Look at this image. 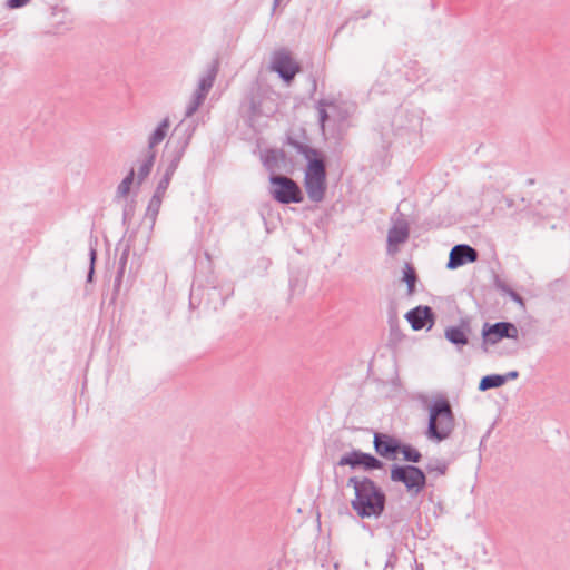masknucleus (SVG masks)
Instances as JSON below:
<instances>
[{
	"instance_id": "obj_22",
	"label": "nucleus",
	"mask_w": 570,
	"mask_h": 570,
	"mask_svg": "<svg viewBox=\"0 0 570 570\" xmlns=\"http://www.w3.org/2000/svg\"><path fill=\"white\" fill-rule=\"evenodd\" d=\"M161 203L163 198L158 197V195H153L148 203L145 217L150 220L151 225H154L156 222Z\"/></svg>"
},
{
	"instance_id": "obj_13",
	"label": "nucleus",
	"mask_w": 570,
	"mask_h": 570,
	"mask_svg": "<svg viewBox=\"0 0 570 570\" xmlns=\"http://www.w3.org/2000/svg\"><path fill=\"white\" fill-rule=\"evenodd\" d=\"M405 318L414 331H420L425 326L430 330L434 325V313L430 306H416L405 314Z\"/></svg>"
},
{
	"instance_id": "obj_37",
	"label": "nucleus",
	"mask_w": 570,
	"mask_h": 570,
	"mask_svg": "<svg viewBox=\"0 0 570 570\" xmlns=\"http://www.w3.org/2000/svg\"><path fill=\"white\" fill-rule=\"evenodd\" d=\"M275 153L277 154V155H275V156H276V158H277L278 163H281V161H285V159H286V154H285V151H284L283 149H275Z\"/></svg>"
},
{
	"instance_id": "obj_42",
	"label": "nucleus",
	"mask_w": 570,
	"mask_h": 570,
	"mask_svg": "<svg viewBox=\"0 0 570 570\" xmlns=\"http://www.w3.org/2000/svg\"><path fill=\"white\" fill-rule=\"evenodd\" d=\"M281 1H282V0H274V2H273V9H272V10H273V12H274V11H275V9L279 6Z\"/></svg>"
},
{
	"instance_id": "obj_7",
	"label": "nucleus",
	"mask_w": 570,
	"mask_h": 570,
	"mask_svg": "<svg viewBox=\"0 0 570 570\" xmlns=\"http://www.w3.org/2000/svg\"><path fill=\"white\" fill-rule=\"evenodd\" d=\"M269 194L279 204H291L303 202V193L298 184L284 175L269 176Z\"/></svg>"
},
{
	"instance_id": "obj_41",
	"label": "nucleus",
	"mask_w": 570,
	"mask_h": 570,
	"mask_svg": "<svg viewBox=\"0 0 570 570\" xmlns=\"http://www.w3.org/2000/svg\"><path fill=\"white\" fill-rule=\"evenodd\" d=\"M281 1H282V0H274V2H273V9H272V10H273V12H274V11H275V9L279 6Z\"/></svg>"
},
{
	"instance_id": "obj_5",
	"label": "nucleus",
	"mask_w": 570,
	"mask_h": 570,
	"mask_svg": "<svg viewBox=\"0 0 570 570\" xmlns=\"http://www.w3.org/2000/svg\"><path fill=\"white\" fill-rule=\"evenodd\" d=\"M390 478L393 482L404 484L406 491L413 497L420 494L426 485L424 471L413 464H393Z\"/></svg>"
},
{
	"instance_id": "obj_1",
	"label": "nucleus",
	"mask_w": 570,
	"mask_h": 570,
	"mask_svg": "<svg viewBox=\"0 0 570 570\" xmlns=\"http://www.w3.org/2000/svg\"><path fill=\"white\" fill-rule=\"evenodd\" d=\"M346 485L354 490L351 507L360 518L382 515L385 510L386 494L370 476L353 475L348 478Z\"/></svg>"
},
{
	"instance_id": "obj_43",
	"label": "nucleus",
	"mask_w": 570,
	"mask_h": 570,
	"mask_svg": "<svg viewBox=\"0 0 570 570\" xmlns=\"http://www.w3.org/2000/svg\"><path fill=\"white\" fill-rule=\"evenodd\" d=\"M252 109H253V114H255L256 112V105H255L254 101H252Z\"/></svg>"
},
{
	"instance_id": "obj_38",
	"label": "nucleus",
	"mask_w": 570,
	"mask_h": 570,
	"mask_svg": "<svg viewBox=\"0 0 570 570\" xmlns=\"http://www.w3.org/2000/svg\"><path fill=\"white\" fill-rule=\"evenodd\" d=\"M125 271L118 269L116 278H115V286L118 287L122 281Z\"/></svg>"
},
{
	"instance_id": "obj_25",
	"label": "nucleus",
	"mask_w": 570,
	"mask_h": 570,
	"mask_svg": "<svg viewBox=\"0 0 570 570\" xmlns=\"http://www.w3.org/2000/svg\"><path fill=\"white\" fill-rule=\"evenodd\" d=\"M275 155H277L275 149H267L262 156L263 165L272 173L279 168V163Z\"/></svg>"
},
{
	"instance_id": "obj_12",
	"label": "nucleus",
	"mask_w": 570,
	"mask_h": 570,
	"mask_svg": "<svg viewBox=\"0 0 570 570\" xmlns=\"http://www.w3.org/2000/svg\"><path fill=\"white\" fill-rule=\"evenodd\" d=\"M479 254L475 248L466 244H459L452 247L446 267L455 269L466 263H474L478 261Z\"/></svg>"
},
{
	"instance_id": "obj_30",
	"label": "nucleus",
	"mask_w": 570,
	"mask_h": 570,
	"mask_svg": "<svg viewBox=\"0 0 570 570\" xmlns=\"http://www.w3.org/2000/svg\"><path fill=\"white\" fill-rule=\"evenodd\" d=\"M37 1L41 6L47 7L51 11V14H56V12L59 9V4L61 2V0H37Z\"/></svg>"
},
{
	"instance_id": "obj_26",
	"label": "nucleus",
	"mask_w": 570,
	"mask_h": 570,
	"mask_svg": "<svg viewBox=\"0 0 570 570\" xmlns=\"http://www.w3.org/2000/svg\"><path fill=\"white\" fill-rule=\"evenodd\" d=\"M403 281L407 285V292L409 294H412L414 292L415 283L417 281L416 273L414 268L410 264H405L404 271H403Z\"/></svg>"
},
{
	"instance_id": "obj_4",
	"label": "nucleus",
	"mask_w": 570,
	"mask_h": 570,
	"mask_svg": "<svg viewBox=\"0 0 570 570\" xmlns=\"http://www.w3.org/2000/svg\"><path fill=\"white\" fill-rule=\"evenodd\" d=\"M191 135L193 131L189 127L185 126L183 121L174 128V131L166 144L167 166L164 174L170 177L174 176L190 142Z\"/></svg>"
},
{
	"instance_id": "obj_18",
	"label": "nucleus",
	"mask_w": 570,
	"mask_h": 570,
	"mask_svg": "<svg viewBox=\"0 0 570 570\" xmlns=\"http://www.w3.org/2000/svg\"><path fill=\"white\" fill-rule=\"evenodd\" d=\"M170 127V121L168 118H164L157 128L150 134L148 138V148L147 151H155V147L159 145L167 136Z\"/></svg>"
},
{
	"instance_id": "obj_32",
	"label": "nucleus",
	"mask_w": 570,
	"mask_h": 570,
	"mask_svg": "<svg viewBox=\"0 0 570 570\" xmlns=\"http://www.w3.org/2000/svg\"><path fill=\"white\" fill-rule=\"evenodd\" d=\"M494 286L498 291H500L503 294H507L511 288L505 284L504 281L499 278L498 276L494 279Z\"/></svg>"
},
{
	"instance_id": "obj_3",
	"label": "nucleus",
	"mask_w": 570,
	"mask_h": 570,
	"mask_svg": "<svg viewBox=\"0 0 570 570\" xmlns=\"http://www.w3.org/2000/svg\"><path fill=\"white\" fill-rule=\"evenodd\" d=\"M562 199V191L554 190L547 193L542 198L529 205L524 217L532 220L534 224L541 220L560 217L566 213L564 205L560 203Z\"/></svg>"
},
{
	"instance_id": "obj_23",
	"label": "nucleus",
	"mask_w": 570,
	"mask_h": 570,
	"mask_svg": "<svg viewBox=\"0 0 570 570\" xmlns=\"http://www.w3.org/2000/svg\"><path fill=\"white\" fill-rule=\"evenodd\" d=\"M135 179V171L131 169L127 176L120 181V184L117 187L116 197L117 198H125L130 191V187Z\"/></svg>"
},
{
	"instance_id": "obj_39",
	"label": "nucleus",
	"mask_w": 570,
	"mask_h": 570,
	"mask_svg": "<svg viewBox=\"0 0 570 570\" xmlns=\"http://www.w3.org/2000/svg\"><path fill=\"white\" fill-rule=\"evenodd\" d=\"M395 559H396V557L394 554H391L390 559L386 562V566H390V564L392 566L393 564V560H395Z\"/></svg>"
},
{
	"instance_id": "obj_20",
	"label": "nucleus",
	"mask_w": 570,
	"mask_h": 570,
	"mask_svg": "<svg viewBox=\"0 0 570 570\" xmlns=\"http://www.w3.org/2000/svg\"><path fill=\"white\" fill-rule=\"evenodd\" d=\"M425 469L428 473L435 476L445 475L449 470V462L444 459L433 458L429 460Z\"/></svg>"
},
{
	"instance_id": "obj_10",
	"label": "nucleus",
	"mask_w": 570,
	"mask_h": 570,
	"mask_svg": "<svg viewBox=\"0 0 570 570\" xmlns=\"http://www.w3.org/2000/svg\"><path fill=\"white\" fill-rule=\"evenodd\" d=\"M271 68L286 82L292 81L296 73L301 71L299 65L286 49H279L273 53Z\"/></svg>"
},
{
	"instance_id": "obj_9",
	"label": "nucleus",
	"mask_w": 570,
	"mask_h": 570,
	"mask_svg": "<svg viewBox=\"0 0 570 570\" xmlns=\"http://www.w3.org/2000/svg\"><path fill=\"white\" fill-rule=\"evenodd\" d=\"M481 335L483 345H494L502 338L517 340L519 330L513 323L510 322H497L494 324L484 323Z\"/></svg>"
},
{
	"instance_id": "obj_8",
	"label": "nucleus",
	"mask_w": 570,
	"mask_h": 570,
	"mask_svg": "<svg viewBox=\"0 0 570 570\" xmlns=\"http://www.w3.org/2000/svg\"><path fill=\"white\" fill-rule=\"evenodd\" d=\"M336 465L350 466L352 470L362 468L364 471L381 470L384 468V463L373 454L355 449L343 454Z\"/></svg>"
},
{
	"instance_id": "obj_24",
	"label": "nucleus",
	"mask_w": 570,
	"mask_h": 570,
	"mask_svg": "<svg viewBox=\"0 0 570 570\" xmlns=\"http://www.w3.org/2000/svg\"><path fill=\"white\" fill-rule=\"evenodd\" d=\"M400 453L403 454V459L411 463H419L422 459V454L410 444H402L400 446Z\"/></svg>"
},
{
	"instance_id": "obj_34",
	"label": "nucleus",
	"mask_w": 570,
	"mask_h": 570,
	"mask_svg": "<svg viewBox=\"0 0 570 570\" xmlns=\"http://www.w3.org/2000/svg\"><path fill=\"white\" fill-rule=\"evenodd\" d=\"M507 295H509L519 305L524 306L523 298L517 292H514L512 288L507 293Z\"/></svg>"
},
{
	"instance_id": "obj_16",
	"label": "nucleus",
	"mask_w": 570,
	"mask_h": 570,
	"mask_svg": "<svg viewBox=\"0 0 570 570\" xmlns=\"http://www.w3.org/2000/svg\"><path fill=\"white\" fill-rule=\"evenodd\" d=\"M471 332L468 320H461L458 326H449L444 331L445 338L456 346H465L469 343L468 334Z\"/></svg>"
},
{
	"instance_id": "obj_14",
	"label": "nucleus",
	"mask_w": 570,
	"mask_h": 570,
	"mask_svg": "<svg viewBox=\"0 0 570 570\" xmlns=\"http://www.w3.org/2000/svg\"><path fill=\"white\" fill-rule=\"evenodd\" d=\"M304 187L309 200L321 203L327 188L326 175L304 177Z\"/></svg>"
},
{
	"instance_id": "obj_27",
	"label": "nucleus",
	"mask_w": 570,
	"mask_h": 570,
	"mask_svg": "<svg viewBox=\"0 0 570 570\" xmlns=\"http://www.w3.org/2000/svg\"><path fill=\"white\" fill-rule=\"evenodd\" d=\"M205 99L193 95L191 100L188 102L185 111L186 117H191L200 107V105L204 102Z\"/></svg>"
},
{
	"instance_id": "obj_36",
	"label": "nucleus",
	"mask_w": 570,
	"mask_h": 570,
	"mask_svg": "<svg viewBox=\"0 0 570 570\" xmlns=\"http://www.w3.org/2000/svg\"><path fill=\"white\" fill-rule=\"evenodd\" d=\"M502 200H503L507 209H512L515 205L514 199H512L511 197L502 196Z\"/></svg>"
},
{
	"instance_id": "obj_19",
	"label": "nucleus",
	"mask_w": 570,
	"mask_h": 570,
	"mask_svg": "<svg viewBox=\"0 0 570 570\" xmlns=\"http://www.w3.org/2000/svg\"><path fill=\"white\" fill-rule=\"evenodd\" d=\"M156 158V151L146 153L144 161L140 164L137 174V184L140 185L150 174Z\"/></svg>"
},
{
	"instance_id": "obj_40",
	"label": "nucleus",
	"mask_w": 570,
	"mask_h": 570,
	"mask_svg": "<svg viewBox=\"0 0 570 570\" xmlns=\"http://www.w3.org/2000/svg\"><path fill=\"white\" fill-rule=\"evenodd\" d=\"M281 1H282V0H274V2H273V9H272V10H273V12H274V11H275V9L279 6Z\"/></svg>"
},
{
	"instance_id": "obj_17",
	"label": "nucleus",
	"mask_w": 570,
	"mask_h": 570,
	"mask_svg": "<svg viewBox=\"0 0 570 570\" xmlns=\"http://www.w3.org/2000/svg\"><path fill=\"white\" fill-rule=\"evenodd\" d=\"M409 238V227L406 224L394 225L387 233V252H396V246L406 242Z\"/></svg>"
},
{
	"instance_id": "obj_6",
	"label": "nucleus",
	"mask_w": 570,
	"mask_h": 570,
	"mask_svg": "<svg viewBox=\"0 0 570 570\" xmlns=\"http://www.w3.org/2000/svg\"><path fill=\"white\" fill-rule=\"evenodd\" d=\"M286 144L306 159L307 165L304 177L326 175V163L322 151L299 141L293 136L286 137Z\"/></svg>"
},
{
	"instance_id": "obj_31",
	"label": "nucleus",
	"mask_w": 570,
	"mask_h": 570,
	"mask_svg": "<svg viewBox=\"0 0 570 570\" xmlns=\"http://www.w3.org/2000/svg\"><path fill=\"white\" fill-rule=\"evenodd\" d=\"M89 256H90V268H89V272H88L87 281L91 282L92 281V276H94V272H95V262H96V257H97V253H96L95 248H90Z\"/></svg>"
},
{
	"instance_id": "obj_21",
	"label": "nucleus",
	"mask_w": 570,
	"mask_h": 570,
	"mask_svg": "<svg viewBox=\"0 0 570 570\" xmlns=\"http://www.w3.org/2000/svg\"><path fill=\"white\" fill-rule=\"evenodd\" d=\"M504 384V380L501 374H490L483 376L479 382V391L484 392L490 389H497Z\"/></svg>"
},
{
	"instance_id": "obj_28",
	"label": "nucleus",
	"mask_w": 570,
	"mask_h": 570,
	"mask_svg": "<svg viewBox=\"0 0 570 570\" xmlns=\"http://www.w3.org/2000/svg\"><path fill=\"white\" fill-rule=\"evenodd\" d=\"M328 105H331V104L325 101V100H320L318 105H317L318 122H320V126H321L322 130H324L325 122L328 119V114H327V111L325 109V106H328Z\"/></svg>"
},
{
	"instance_id": "obj_11",
	"label": "nucleus",
	"mask_w": 570,
	"mask_h": 570,
	"mask_svg": "<svg viewBox=\"0 0 570 570\" xmlns=\"http://www.w3.org/2000/svg\"><path fill=\"white\" fill-rule=\"evenodd\" d=\"M373 446L380 456L395 460L400 453L401 442L390 434L374 432Z\"/></svg>"
},
{
	"instance_id": "obj_35",
	"label": "nucleus",
	"mask_w": 570,
	"mask_h": 570,
	"mask_svg": "<svg viewBox=\"0 0 570 570\" xmlns=\"http://www.w3.org/2000/svg\"><path fill=\"white\" fill-rule=\"evenodd\" d=\"M502 377H503L504 384H505L508 381L518 379L519 377V372L518 371H510V372L503 374Z\"/></svg>"
},
{
	"instance_id": "obj_29",
	"label": "nucleus",
	"mask_w": 570,
	"mask_h": 570,
	"mask_svg": "<svg viewBox=\"0 0 570 570\" xmlns=\"http://www.w3.org/2000/svg\"><path fill=\"white\" fill-rule=\"evenodd\" d=\"M173 177L164 174L161 179L158 181V185L156 187V190L154 195H158V197L164 198L166 190L168 189V186L170 184Z\"/></svg>"
},
{
	"instance_id": "obj_2",
	"label": "nucleus",
	"mask_w": 570,
	"mask_h": 570,
	"mask_svg": "<svg viewBox=\"0 0 570 570\" xmlns=\"http://www.w3.org/2000/svg\"><path fill=\"white\" fill-rule=\"evenodd\" d=\"M455 429V416L448 399H434L429 406L425 436L435 443L448 440Z\"/></svg>"
},
{
	"instance_id": "obj_33",
	"label": "nucleus",
	"mask_w": 570,
	"mask_h": 570,
	"mask_svg": "<svg viewBox=\"0 0 570 570\" xmlns=\"http://www.w3.org/2000/svg\"><path fill=\"white\" fill-rule=\"evenodd\" d=\"M128 256H129V249L126 248L121 255H120V258H119V268L118 269H121V271H125L126 268V265H127V262H128Z\"/></svg>"
},
{
	"instance_id": "obj_15",
	"label": "nucleus",
	"mask_w": 570,
	"mask_h": 570,
	"mask_svg": "<svg viewBox=\"0 0 570 570\" xmlns=\"http://www.w3.org/2000/svg\"><path fill=\"white\" fill-rule=\"evenodd\" d=\"M218 70H219V61H218V59H215L207 67L205 75L200 77V79L198 81V87H197L196 91L194 92V95H196L203 99H206L209 90L214 86Z\"/></svg>"
}]
</instances>
